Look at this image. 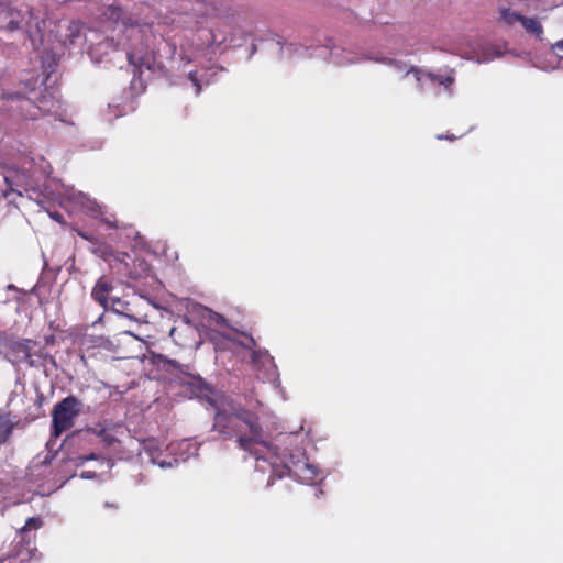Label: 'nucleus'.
I'll use <instances>...</instances> for the list:
<instances>
[{
    "mask_svg": "<svg viewBox=\"0 0 563 563\" xmlns=\"http://www.w3.org/2000/svg\"><path fill=\"white\" fill-rule=\"evenodd\" d=\"M169 366L178 371L177 380L189 397L206 396L214 408L213 430L223 440L235 439L238 446L249 452L255 459V471L271 475L267 486L273 485V478L288 475L297 481L312 485L319 477L320 471L306 457V435L301 433L303 423L296 431L279 433L273 440L260 422L256 411L245 408L231 397L208 396L209 386L200 376L189 373V366L169 361Z\"/></svg>",
    "mask_w": 563,
    "mask_h": 563,
    "instance_id": "f257e3e1",
    "label": "nucleus"
},
{
    "mask_svg": "<svg viewBox=\"0 0 563 563\" xmlns=\"http://www.w3.org/2000/svg\"><path fill=\"white\" fill-rule=\"evenodd\" d=\"M152 9L143 5L139 13H132L129 18L122 16L119 7L110 5L103 13L109 21H113V32L118 36V45L122 49L115 53L122 55L123 62L137 69L140 76L143 69L153 70L161 67L164 59H170L176 53V45L167 42L163 33L157 36L154 25L161 27L162 22L151 19ZM166 24V21H163Z\"/></svg>",
    "mask_w": 563,
    "mask_h": 563,
    "instance_id": "f03ea898",
    "label": "nucleus"
},
{
    "mask_svg": "<svg viewBox=\"0 0 563 563\" xmlns=\"http://www.w3.org/2000/svg\"><path fill=\"white\" fill-rule=\"evenodd\" d=\"M294 56L330 59L340 66L350 65L362 60H372L390 67L394 74L398 75L400 79H405L412 75L417 82V88L421 92L428 88H432L435 89L438 95L442 91L445 92L449 97L454 95L455 70L448 67L440 69L438 73H434L409 65L406 62L394 57H387L383 55L361 56L358 54L346 52L342 47L335 46L331 41H329L325 45L317 47L295 43L282 45L280 57L291 58Z\"/></svg>",
    "mask_w": 563,
    "mask_h": 563,
    "instance_id": "7ed1b4c3",
    "label": "nucleus"
},
{
    "mask_svg": "<svg viewBox=\"0 0 563 563\" xmlns=\"http://www.w3.org/2000/svg\"><path fill=\"white\" fill-rule=\"evenodd\" d=\"M62 27L63 26L60 24L54 23L52 29L56 37H53L49 43L46 41L44 45H40L43 47V55L41 56L42 67L44 73H47L45 78L42 79L40 84L41 86L46 85V81L49 78V73H52L54 67L57 65V57L52 53V45L54 41H58L65 46L68 45L80 51L87 48V52L93 63L107 62L112 63L119 68L123 67L122 55L114 52L115 49H122V45H118V42L114 43V35L102 41H98L100 34L95 30L86 31V27L79 22L69 23L64 35L59 34Z\"/></svg>",
    "mask_w": 563,
    "mask_h": 563,
    "instance_id": "20e7f679",
    "label": "nucleus"
},
{
    "mask_svg": "<svg viewBox=\"0 0 563 563\" xmlns=\"http://www.w3.org/2000/svg\"><path fill=\"white\" fill-rule=\"evenodd\" d=\"M48 2L52 0H44L38 8L24 5L21 9L0 3V26L10 31L25 29L33 46L44 45L46 41L49 43L56 37L52 29L55 22L42 12L48 8Z\"/></svg>",
    "mask_w": 563,
    "mask_h": 563,
    "instance_id": "39448f33",
    "label": "nucleus"
},
{
    "mask_svg": "<svg viewBox=\"0 0 563 563\" xmlns=\"http://www.w3.org/2000/svg\"><path fill=\"white\" fill-rule=\"evenodd\" d=\"M229 341V347L241 357L242 362L252 364L253 368L263 372L265 379H274L276 366L267 351L257 350L255 340L246 333L223 332Z\"/></svg>",
    "mask_w": 563,
    "mask_h": 563,
    "instance_id": "423d86ee",
    "label": "nucleus"
},
{
    "mask_svg": "<svg viewBox=\"0 0 563 563\" xmlns=\"http://www.w3.org/2000/svg\"><path fill=\"white\" fill-rule=\"evenodd\" d=\"M37 79L30 80L24 79L25 92L27 96L23 97L20 92H12L4 95V98L12 101L20 102V110L26 119L36 120L40 113H51L57 108L58 100L54 96V92L35 95V86Z\"/></svg>",
    "mask_w": 563,
    "mask_h": 563,
    "instance_id": "0eeeda50",
    "label": "nucleus"
},
{
    "mask_svg": "<svg viewBox=\"0 0 563 563\" xmlns=\"http://www.w3.org/2000/svg\"><path fill=\"white\" fill-rule=\"evenodd\" d=\"M37 173L47 176L51 173L48 162L44 157H38L37 162L33 157L25 158L20 169L11 170L4 176L8 189L3 191V196L5 198H9L10 194L22 196L23 191L33 187Z\"/></svg>",
    "mask_w": 563,
    "mask_h": 563,
    "instance_id": "6e6552de",
    "label": "nucleus"
},
{
    "mask_svg": "<svg viewBox=\"0 0 563 563\" xmlns=\"http://www.w3.org/2000/svg\"><path fill=\"white\" fill-rule=\"evenodd\" d=\"M82 408V402L75 396H68L57 402L52 412V432L47 446L53 448L60 434L74 427Z\"/></svg>",
    "mask_w": 563,
    "mask_h": 563,
    "instance_id": "1a4fd4ad",
    "label": "nucleus"
},
{
    "mask_svg": "<svg viewBox=\"0 0 563 563\" xmlns=\"http://www.w3.org/2000/svg\"><path fill=\"white\" fill-rule=\"evenodd\" d=\"M150 301L144 297H133L131 300H122L119 297L111 298V310L130 320L142 321L147 317L146 310Z\"/></svg>",
    "mask_w": 563,
    "mask_h": 563,
    "instance_id": "9d476101",
    "label": "nucleus"
},
{
    "mask_svg": "<svg viewBox=\"0 0 563 563\" xmlns=\"http://www.w3.org/2000/svg\"><path fill=\"white\" fill-rule=\"evenodd\" d=\"M68 200L74 203V206L78 207L85 213L92 218H100L102 222H104L110 228H115L117 223L112 219L113 217H106L103 211V206L98 203L95 199H91L86 194L81 191L70 190L67 194Z\"/></svg>",
    "mask_w": 563,
    "mask_h": 563,
    "instance_id": "9b49d317",
    "label": "nucleus"
},
{
    "mask_svg": "<svg viewBox=\"0 0 563 563\" xmlns=\"http://www.w3.org/2000/svg\"><path fill=\"white\" fill-rule=\"evenodd\" d=\"M36 345V342L30 339H20L9 342V352L11 361L14 363L26 362L31 366H34V360L32 356V350Z\"/></svg>",
    "mask_w": 563,
    "mask_h": 563,
    "instance_id": "f8f14e48",
    "label": "nucleus"
},
{
    "mask_svg": "<svg viewBox=\"0 0 563 563\" xmlns=\"http://www.w3.org/2000/svg\"><path fill=\"white\" fill-rule=\"evenodd\" d=\"M114 289L113 283L111 279L102 276L98 278L95 286L91 289V298L99 303L106 310L109 307V302L111 298H114L112 291Z\"/></svg>",
    "mask_w": 563,
    "mask_h": 563,
    "instance_id": "ddd939ff",
    "label": "nucleus"
},
{
    "mask_svg": "<svg viewBox=\"0 0 563 563\" xmlns=\"http://www.w3.org/2000/svg\"><path fill=\"white\" fill-rule=\"evenodd\" d=\"M466 58L478 64L488 63L501 56V52L488 44H476L470 52L464 53Z\"/></svg>",
    "mask_w": 563,
    "mask_h": 563,
    "instance_id": "4468645a",
    "label": "nucleus"
},
{
    "mask_svg": "<svg viewBox=\"0 0 563 563\" xmlns=\"http://www.w3.org/2000/svg\"><path fill=\"white\" fill-rule=\"evenodd\" d=\"M166 451H169L174 459H178L179 463L191 456H196L198 454V445L188 439H184L179 442H174L167 445Z\"/></svg>",
    "mask_w": 563,
    "mask_h": 563,
    "instance_id": "2eb2a0df",
    "label": "nucleus"
},
{
    "mask_svg": "<svg viewBox=\"0 0 563 563\" xmlns=\"http://www.w3.org/2000/svg\"><path fill=\"white\" fill-rule=\"evenodd\" d=\"M146 451L148 453L150 460L153 464L158 465L161 468L173 467L178 464V459H174L173 455L168 452V456L165 452L158 446H146Z\"/></svg>",
    "mask_w": 563,
    "mask_h": 563,
    "instance_id": "dca6fc26",
    "label": "nucleus"
},
{
    "mask_svg": "<svg viewBox=\"0 0 563 563\" xmlns=\"http://www.w3.org/2000/svg\"><path fill=\"white\" fill-rule=\"evenodd\" d=\"M18 421L10 413L0 415V443L8 440Z\"/></svg>",
    "mask_w": 563,
    "mask_h": 563,
    "instance_id": "f3484780",
    "label": "nucleus"
},
{
    "mask_svg": "<svg viewBox=\"0 0 563 563\" xmlns=\"http://www.w3.org/2000/svg\"><path fill=\"white\" fill-rule=\"evenodd\" d=\"M520 24L527 33L541 38L543 34V26L540 20H538L537 18H528L522 15Z\"/></svg>",
    "mask_w": 563,
    "mask_h": 563,
    "instance_id": "a211bd4d",
    "label": "nucleus"
},
{
    "mask_svg": "<svg viewBox=\"0 0 563 563\" xmlns=\"http://www.w3.org/2000/svg\"><path fill=\"white\" fill-rule=\"evenodd\" d=\"M499 12L500 20L508 25H512L517 22L520 23L522 19V15L519 12L512 11L509 8H500Z\"/></svg>",
    "mask_w": 563,
    "mask_h": 563,
    "instance_id": "6ab92c4d",
    "label": "nucleus"
},
{
    "mask_svg": "<svg viewBox=\"0 0 563 563\" xmlns=\"http://www.w3.org/2000/svg\"><path fill=\"white\" fill-rule=\"evenodd\" d=\"M92 243H93V246L91 247V252L93 254H96L97 256H99L106 261H108L112 256H114V252L109 245L103 244V243H98L96 240Z\"/></svg>",
    "mask_w": 563,
    "mask_h": 563,
    "instance_id": "aec40b11",
    "label": "nucleus"
},
{
    "mask_svg": "<svg viewBox=\"0 0 563 563\" xmlns=\"http://www.w3.org/2000/svg\"><path fill=\"white\" fill-rule=\"evenodd\" d=\"M207 76V73H203L201 75L198 74V71H190L189 73V80L192 82V85L196 87V95H199L202 88V82L208 84L209 80L205 77Z\"/></svg>",
    "mask_w": 563,
    "mask_h": 563,
    "instance_id": "412c9836",
    "label": "nucleus"
},
{
    "mask_svg": "<svg viewBox=\"0 0 563 563\" xmlns=\"http://www.w3.org/2000/svg\"><path fill=\"white\" fill-rule=\"evenodd\" d=\"M42 519L38 517H31L26 520L25 525L21 528L20 532L24 533L31 530H37L42 527Z\"/></svg>",
    "mask_w": 563,
    "mask_h": 563,
    "instance_id": "4be33fe9",
    "label": "nucleus"
},
{
    "mask_svg": "<svg viewBox=\"0 0 563 563\" xmlns=\"http://www.w3.org/2000/svg\"><path fill=\"white\" fill-rule=\"evenodd\" d=\"M209 320L211 323H214L219 327H227V320L223 316L216 313V312H209Z\"/></svg>",
    "mask_w": 563,
    "mask_h": 563,
    "instance_id": "5701e85b",
    "label": "nucleus"
},
{
    "mask_svg": "<svg viewBox=\"0 0 563 563\" xmlns=\"http://www.w3.org/2000/svg\"><path fill=\"white\" fill-rule=\"evenodd\" d=\"M552 52L556 57L563 59V38L552 45Z\"/></svg>",
    "mask_w": 563,
    "mask_h": 563,
    "instance_id": "b1692460",
    "label": "nucleus"
},
{
    "mask_svg": "<svg viewBox=\"0 0 563 563\" xmlns=\"http://www.w3.org/2000/svg\"><path fill=\"white\" fill-rule=\"evenodd\" d=\"M88 432H91L92 434L99 437V438H102L103 434H106L107 432V429L100 424L96 426V427H92V428H88L87 430Z\"/></svg>",
    "mask_w": 563,
    "mask_h": 563,
    "instance_id": "393cba45",
    "label": "nucleus"
},
{
    "mask_svg": "<svg viewBox=\"0 0 563 563\" xmlns=\"http://www.w3.org/2000/svg\"><path fill=\"white\" fill-rule=\"evenodd\" d=\"M77 234L82 238L84 240H87L89 242H95V236L86 231H82V230H76Z\"/></svg>",
    "mask_w": 563,
    "mask_h": 563,
    "instance_id": "a878e982",
    "label": "nucleus"
},
{
    "mask_svg": "<svg viewBox=\"0 0 563 563\" xmlns=\"http://www.w3.org/2000/svg\"><path fill=\"white\" fill-rule=\"evenodd\" d=\"M98 459L95 453H91L89 455L79 456L77 459V465H82L86 461Z\"/></svg>",
    "mask_w": 563,
    "mask_h": 563,
    "instance_id": "bb28decb",
    "label": "nucleus"
},
{
    "mask_svg": "<svg viewBox=\"0 0 563 563\" xmlns=\"http://www.w3.org/2000/svg\"><path fill=\"white\" fill-rule=\"evenodd\" d=\"M101 440L107 444V445H111L114 441H115V438L111 434H109L108 432H106V434H103V437L101 438Z\"/></svg>",
    "mask_w": 563,
    "mask_h": 563,
    "instance_id": "cd10ccee",
    "label": "nucleus"
},
{
    "mask_svg": "<svg viewBox=\"0 0 563 563\" xmlns=\"http://www.w3.org/2000/svg\"><path fill=\"white\" fill-rule=\"evenodd\" d=\"M96 476H97V473L92 472V471H84L80 474V477L84 479H91V478H95Z\"/></svg>",
    "mask_w": 563,
    "mask_h": 563,
    "instance_id": "c85d7f7f",
    "label": "nucleus"
},
{
    "mask_svg": "<svg viewBox=\"0 0 563 563\" xmlns=\"http://www.w3.org/2000/svg\"><path fill=\"white\" fill-rule=\"evenodd\" d=\"M103 508H106V509H118V505H115L114 503L107 501V503L103 504Z\"/></svg>",
    "mask_w": 563,
    "mask_h": 563,
    "instance_id": "c756f323",
    "label": "nucleus"
},
{
    "mask_svg": "<svg viewBox=\"0 0 563 563\" xmlns=\"http://www.w3.org/2000/svg\"><path fill=\"white\" fill-rule=\"evenodd\" d=\"M102 463H104L108 468H111L113 465V463L110 460H103Z\"/></svg>",
    "mask_w": 563,
    "mask_h": 563,
    "instance_id": "7c9ffc66",
    "label": "nucleus"
},
{
    "mask_svg": "<svg viewBox=\"0 0 563 563\" xmlns=\"http://www.w3.org/2000/svg\"><path fill=\"white\" fill-rule=\"evenodd\" d=\"M52 218L59 221L62 216L59 213H54V214H52Z\"/></svg>",
    "mask_w": 563,
    "mask_h": 563,
    "instance_id": "2f4dec72",
    "label": "nucleus"
},
{
    "mask_svg": "<svg viewBox=\"0 0 563 563\" xmlns=\"http://www.w3.org/2000/svg\"><path fill=\"white\" fill-rule=\"evenodd\" d=\"M438 139H439V140H442V139L453 140L454 137H453V136H443V135H438Z\"/></svg>",
    "mask_w": 563,
    "mask_h": 563,
    "instance_id": "473e14b6",
    "label": "nucleus"
},
{
    "mask_svg": "<svg viewBox=\"0 0 563 563\" xmlns=\"http://www.w3.org/2000/svg\"><path fill=\"white\" fill-rule=\"evenodd\" d=\"M122 334L123 335H131V336L136 339V336L131 331H124Z\"/></svg>",
    "mask_w": 563,
    "mask_h": 563,
    "instance_id": "72a5a7b5",
    "label": "nucleus"
},
{
    "mask_svg": "<svg viewBox=\"0 0 563 563\" xmlns=\"http://www.w3.org/2000/svg\"><path fill=\"white\" fill-rule=\"evenodd\" d=\"M540 68H541V69H543V70H553V69H555L556 67H552V68L540 67Z\"/></svg>",
    "mask_w": 563,
    "mask_h": 563,
    "instance_id": "f704fd0d",
    "label": "nucleus"
},
{
    "mask_svg": "<svg viewBox=\"0 0 563 563\" xmlns=\"http://www.w3.org/2000/svg\"><path fill=\"white\" fill-rule=\"evenodd\" d=\"M122 254H118L117 256H114L115 260H119V261H122V258L120 257Z\"/></svg>",
    "mask_w": 563,
    "mask_h": 563,
    "instance_id": "c9c22d12",
    "label": "nucleus"
},
{
    "mask_svg": "<svg viewBox=\"0 0 563 563\" xmlns=\"http://www.w3.org/2000/svg\"><path fill=\"white\" fill-rule=\"evenodd\" d=\"M9 289H14V286L13 285H9L8 287Z\"/></svg>",
    "mask_w": 563,
    "mask_h": 563,
    "instance_id": "e433bc0d",
    "label": "nucleus"
}]
</instances>
